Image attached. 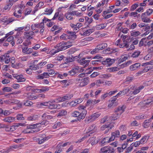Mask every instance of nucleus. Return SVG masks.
Returning <instances> with one entry per match:
<instances>
[{
	"mask_svg": "<svg viewBox=\"0 0 153 153\" xmlns=\"http://www.w3.org/2000/svg\"><path fill=\"white\" fill-rule=\"evenodd\" d=\"M44 4V3L42 1H40L38 4L35 7L34 10L33 11V13H34L39 9H40Z\"/></svg>",
	"mask_w": 153,
	"mask_h": 153,
	"instance_id": "obj_27",
	"label": "nucleus"
},
{
	"mask_svg": "<svg viewBox=\"0 0 153 153\" xmlns=\"http://www.w3.org/2000/svg\"><path fill=\"white\" fill-rule=\"evenodd\" d=\"M91 59H92L91 57L86 56L85 57L80 58L78 59V62L81 65L84 66H86L89 65Z\"/></svg>",
	"mask_w": 153,
	"mask_h": 153,
	"instance_id": "obj_6",
	"label": "nucleus"
},
{
	"mask_svg": "<svg viewBox=\"0 0 153 153\" xmlns=\"http://www.w3.org/2000/svg\"><path fill=\"white\" fill-rule=\"evenodd\" d=\"M88 142L91 143L92 146L97 143L98 142V141L96 139L95 137H93L89 139Z\"/></svg>",
	"mask_w": 153,
	"mask_h": 153,
	"instance_id": "obj_31",
	"label": "nucleus"
},
{
	"mask_svg": "<svg viewBox=\"0 0 153 153\" xmlns=\"http://www.w3.org/2000/svg\"><path fill=\"white\" fill-rule=\"evenodd\" d=\"M114 149L110 146H105L101 148L100 151V153H114Z\"/></svg>",
	"mask_w": 153,
	"mask_h": 153,
	"instance_id": "obj_9",
	"label": "nucleus"
},
{
	"mask_svg": "<svg viewBox=\"0 0 153 153\" xmlns=\"http://www.w3.org/2000/svg\"><path fill=\"white\" fill-rule=\"evenodd\" d=\"M106 26V24H102L97 25L96 27L97 29L99 30H101L105 28Z\"/></svg>",
	"mask_w": 153,
	"mask_h": 153,
	"instance_id": "obj_44",
	"label": "nucleus"
},
{
	"mask_svg": "<svg viewBox=\"0 0 153 153\" xmlns=\"http://www.w3.org/2000/svg\"><path fill=\"white\" fill-rule=\"evenodd\" d=\"M40 138H38L37 140L38 141V143L39 144H42L48 140L52 137L51 135H47L45 134H41L39 135Z\"/></svg>",
	"mask_w": 153,
	"mask_h": 153,
	"instance_id": "obj_7",
	"label": "nucleus"
},
{
	"mask_svg": "<svg viewBox=\"0 0 153 153\" xmlns=\"http://www.w3.org/2000/svg\"><path fill=\"white\" fill-rule=\"evenodd\" d=\"M86 133L87 134L89 133V134H92L93 133L96 132L97 131V127L95 124H93L91 125L88 128L85 129Z\"/></svg>",
	"mask_w": 153,
	"mask_h": 153,
	"instance_id": "obj_10",
	"label": "nucleus"
},
{
	"mask_svg": "<svg viewBox=\"0 0 153 153\" xmlns=\"http://www.w3.org/2000/svg\"><path fill=\"white\" fill-rule=\"evenodd\" d=\"M68 144L70 145V144L69 142H66L64 143H59L57 146V147L59 148L62 147H64L66 146H67Z\"/></svg>",
	"mask_w": 153,
	"mask_h": 153,
	"instance_id": "obj_45",
	"label": "nucleus"
},
{
	"mask_svg": "<svg viewBox=\"0 0 153 153\" xmlns=\"http://www.w3.org/2000/svg\"><path fill=\"white\" fill-rule=\"evenodd\" d=\"M125 108L123 105L118 107L115 111L116 113L120 115L124 111Z\"/></svg>",
	"mask_w": 153,
	"mask_h": 153,
	"instance_id": "obj_26",
	"label": "nucleus"
},
{
	"mask_svg": "<svg viewBox=\"0 0 153 153\" xmlns=\"http://www.w3.org/2000/svg\"><path fill=\"white\" fill-rule=\"evenodd\" d=\"M33 104V102L29 100H27L24 103V105L26 106H31Z\"/></svg>",
	"mask_w": 153,
	"mask_h": 153,
	"instance_id": "obj_64",
	"label": "nucleus"
},
{
	"mask_svg": "<svg viewBox=\"0 0 153 153\" xmlns=\"http://www.w3.org/2000/svg\"><path fill=\"white\" fill-rule=\"evenodd\" d=\"M25 96L27 97V98L29 100H33L37 99L38 97H40V95L35 96L32 93H27L25 94Z\"/></svg>",
	"mask_w": 153,
	"mask_h": 153,
	"instance_id": "obj_16",
	"label": "nucleus"
},
{
	"mask_svg": "<svg viewBox=\"0 0 153 153\" xmlns=\"http://www.w3.org/2000/svg\"><path fill=\"white\" fill-rule=\"evenodd\" d=\"M101 114L99 112L94 113L91 115L87 117L85 120V122L87 123L95 121L101 115Z\"/></svg>",
	"mask_w": 153,
	"mask_h": 153,
	"instance_id": "obj_5",
	"label": "nucleus"
},
{
	"mask_svg": "<svg viewBox=\"0 0 153 153\" xmlns=\"http://www.w3.org/2000/svg\"><path fill=\"white\" fill-rule=\"evenodd\" d=\"M0 59L1 62H4L6 64L10 62V56L8 53H5L1 56Z\"/></svg>",
	"mask_w": 153,
	"mask_h": 153,
	"instance_id": "obj_13",
	"label": "nucleus"
},
{
	"mask_svg": "<svg viewBox=\"0 0 153 153\" xmlns=\"http://www.w3.org/2000/svg\"><path fill=\"white\" fill-rule=\"evenodd\" d=\"M53 8H51L50 9L46 8L45 11V14L46 15H50L53 13Z\"/></svg>",
	"mask_w": 153,
	"mask_h": 153,
	"instance_id": "obj_37",
	"label": "nucleus"
},
{
	"mask_svg": "<svg viewBox=\"0 0 153 153\" xmlns=\"http://www.w3.org/2000/svg\"><path fill=\"white\" fill-rule=\"evenodd\" d=\"M120 115L118 113H117L114 114H113L111 116V119L112 120H115L117 119L119 117V116Z\"/></svg>",
	"mask_w": 153,
	"mask_h": 153,
	"instance_id": "obj_46",
	"label": "nucleus"
},
{
	"mask_svg": "<svg viewBox=\"0 0 153 153\" xmlns=\"http://www.w3.org/2000/svg\"><path fill=\"white\" fill-rule=\"evenodd\" d=\"M68 75L67 73H64L63 74H59L57 76V77L61 79H63L66 77Z\"/></svg>",
	"mask_w": 153,
	"mask_h": 153,
	"instance_id": "obj_47",
	"label": "nucleus"
},
{
	"mask_svg": "<svg viewBox=\"0 0 153 153\" xmlns=\"http://www.w3.org/2000/svg\"><path fill=\"white\" fill-rule=\"evenodd\" d=\"M147 136H144L141 139L140 142L141 144H144L146 142V140L148 139Z\"/></svg>",
	"mask_w": 153,
	"mask_h": 153,
	"instance_id": "obj_41",
	"label": "nucleus"
},
{
	"mask_svg": "<svg viewBox=\"0 0 153 153\" xmlns=\"http://www.w3.org/2000/svg\"><path fill=\"white\" fill-rule=\"evenodd\" d=\"M31 128H30L28 127L24 130L22 131V132L24 133V134L29 133H33L35 132V130H34V129H31Z\"/></svg>",
	"mask_w": 153,
	"mask_h": 153,
	"instance_id": "obj_33",
	"label": "nucleus"
},
{
	"mask_svg": "<svg viewBox=\"0 0 153 153\" xmlns=\"http://www.w3.org/2000/svg\"><path fill=\"white\" fill-rule=\"evenodd\" d=\"M70 26L71 28L73 29L74 32H77L79 31V29L76 27V25H74V24H71Z\"/></svg>",
	"mask_w": 153,
	"mask_h": 153,
	"instance_id": "obj_42",
	"label": "nucleus"
},
{
	"mask_svg": "<svg viewBox=\"0 0 153 153\" xmlns=\"http://www.w3.org/2000/svg\"><path fill=\"white\" fill-rule=\"evenodd\" d=\"M139 5L135 3L133 4L131 7L130 11H132L134 10Z\"/></svg>",
	"mask_w": 153,
	"mask_h": 153,
	"instance_id": "obj_48",
	"label": "nucleus"
},
{
	"mask_svg": "<svg viewBox=\"0 0 153 153\" xmlns=\"http://www.w3.org/2000/svg\"><path fill=\"white\" fill-rule=\"evenodd\" d=\"M107 50L109 51V52L108 53H115L117 51V49L116 48L113 49V48H108L107 49Z\"/></svg>",
	"mask_w": 153,
	"mask_h": 153,
	"instance_id": "obj_63",
	"label": "nucleus"
},
{
	"mask_svg": "<svg viewBox=\"0 0 153 153\" xmlns=\"http://www.w3.org/2000/svg\"><path fill=\"white\" fill-rule=\"evenodd\" d=\"M110 138L108 137H106L104 138L100 142V144L101 145L103 146L107 143H109L111 142L112 141L110 140Z\"/></svg>",
	"mask_w": 153,
	"mask_h": 153,
	"instance_id": "obj_18",
	"label": "nucleus"
},
{
	"mask_svg": "<svg viewBox=\"0 0 153 153\" xmlns=\"http://www.w3.org/2000/svg\"><path fill=\"white\" fill-rule=\"evenodd\" d=\"M120 132L118 130H116L115 131L112 132L110 140L112 141H114L115 138H118L120 136Z\"/></svg>",
	"mask_w": 153,
	"mask_h": 153,
	"instance_id": "obj_15",
	"label": "nucleus"
},
{
	"mask_svg": "<svg viewBox=\"0 0 153 153\" xmlns=\"http://www.w3.org/2000/svg\"><path fill=\"white\" fill-rule=\"evenodd\" d=\"M144 68H143L142 71H139L138 72V74H141L143 73L147 72L150 69H152V66L147 65L146 66H143Z\"/></svg>",
	"mask_w": 153,
	"mask_h": 153,
	"instance_id": "obj_22",
	"label": "nucleus"
},
{
	"mask_svg": "<svg viewBox=\"0 0 153 153\" xmlns=\"http://www.w3.org/2000/svg\"><path fill=\"white\" fill-rule=\"evenodd\" d=\"M86 115L85 111L81 112L76 111H74L71 113V116L73 117H77L78 121H81V120L84 119Z\"/></svg>",
	"mask_w": 153,
	"mask_h": 153,
	"instance_id": "obj_4",
	"label": "nucleus"
},
{
	"mask_svg": "<svg viewBox=\"0 0 153 153\" xmlns=\"http://www.w3.org/2000/svg\"><path fill=\"white\" fill-rule=\"evenodd\" d=\"M67 111L65 110H62L59 112L58 116H62L67 114Z\"/></svg>",
	"mask_w": 153,
	"mask_h": 153,
	"instance_id": "obj_49",
	"label": "nucleus"
},
{
	"mask_svg": "<svg viewBox=\"0 0 153 153\" xmlns=\"http://www.w3.org/2000/svg\"><path fill=\"white\" fill-rule=\"evenodd\" d=\"M51 20L48 19V18L45 17L42 19V21L39 23H36V28H44L45 25L44 23H46L47 22L50 21Z\"/></svg>",
	"mask_w": 153,
	"mask_h": 153,
	"instance_id": "obj_14",
	"label": "nucleus"
},
{
	"mask_svg": "<svg viewBox=\"0 0 153 153\" xmlns=\"http://www.w3.org/2000/svg\"><path fill=\"white\" fill-rule=\"evenodd\" d=\"M144 88V86L143 85L140 86L137 88L135 86V88L134 89V91L132 92V94L134 95H136L139 93L140 91L143 89Z\"/></svg>",
	"mask_w": 153,
	"mask_h": 153,
	"instance_id": "obj_23",
	"label": "nucleus"
},
{
	"mask_svg": "<svg viewBox=\"0 0 153 153\" xmlns=\"http://www.w3.org/2000/svg\"><path fill=\"white\" fill-rule=\"evenodd\" d=\"M128 88L129 89V93H132L133 91L134 90V89L135 88V86L133 85H131Z\"/></svg>",
	"mask_w": 153,
	"mask_h": 153,
	"instance_id": "obj_51",
	"label": "nucleus"
},
{
	"mask_svg": "<svg viewBox=\"0 0 153 153\" xmlns=\"http://www.w3.org/2000/svg\"><path fill=\"white\" fill-rule=\"evenodd\" d=\"M140 66L139 63L134 64L130 66V69L131 71H134L137 69Z\"/></svg>",
	"mask_w": 153,
	"mask_h": 153,
	"instance_id": "obj_28",
	"label": "nucleus"
},
{
	"mask_svg": "<svg viewBox=\"0 0 153 153\" xmlns=\"http://www.w3.org/2000/svg\"><path fill=\"white\" fill-rule=\"evenodd\" d=\"M147 118L145 114L143 113L139 114L138 115L135 117V119L138 120L144 119Z\"/></svg>",
	"mask_w": 153,
	"mask_h": 153,
	"instance_id": "obj_30",
	"label": "nucleus"
},
{
	"mask_svg": "<svg viewBox=\"0 0 153 153\" xmlns=\"http://www.w3.org/2000/svg\"><path fill=\"white\" fill-rule=\"evenodd\" d=\"M111 76V74H105L101 75V78L104 79H108Z\"/></svg>",
	"mask_w": 153,
	"mask_h": 153,
	"instance_id": "obj_55",
	"label": "nucleus"
},
{
	"mask_svg": "<svg viewBox=\"0 0 153 153\" xmlns=\"http://www.w3.org/2000/svg\"><path fill=\"white\" fill-rule=\"evenodd\" d=\"M107 47V44L105 43H102L97 45L96 47L98 51L101 50L105 49Z\"/></svg>",
	"mask_w": 153,
	"mask_h": 153,
	"instance_id": "obj_20",
	"label": "nucleus"
},
{
	"mask_svg": "<svg viewBox=\"0 0 153 153\" xmlns=\"http://www.w3.org/2000/svg\"><path fill=\"white\" fill-rule=\"evenodd\" d=\"M151 120L150 119H146L145 120L142 124V126L145 128H147L149 126Z\"/></svg>",
	"mask_w": 153,
	"mask_h": 153,
	"instance_id": "obj_25",
	"label": "nucleus"
},
{
	"mask_svg": "<svg viewBox=\"0 0 153 153\" xmlns=\"http://www.w3.org/2000/svg\"><path fill=\"white\" fill-rule=\"evenodd\" d=\"M59 102L57 98L54 100H51L47 102H44L41 103V105L47 106L48 108L51 109H56L57 107V105L55 104L56 102Z\"/></svg>",
	"mask_w": 153,
	"mask_h": 153,
	"instance_id": "obj_3",
	"label": "nucleus"
},
{
	"mask_svg": "<svg viewBox=\"0 0 153 153\" xmlns=\"http://www.w3.org/2000/svg\"><path fill=\"white\" fill-rule=\"evenodd\" d=\"M73 96L72 94L68 93L66 94L65 96L59 97L57 98L59 102H63L71 99Z\"/></svg>",
	"mask_w": 153,
	"mask_h": 153,
	"instance_id": "obj_11",
	"label": "nucleus"
},
{
	"mask_svg": "<svg viewBox=\"0 0 153 153\" xmlns=\"http://www.w3.org/2000/svg\"><path fill=\"white\" fill-rule=\"evenodd\" d=\"M90 135L87 134L86 135H85L82 138L80 139L78 141L76 142V143H80L82 142L84 140V139L90 136Z\"/></svg>",
	"mask_w": 153,
	"mask_h": 153,
	"instance_id": "obj_53",
	"label": "nucleus"
},
{
	"mask_svg": "<svg viewBox=\"0 0 153 153\" xmlns=\"http://www.w3.org/2000/svg\"><path fill=\"white\" fill-rule=\"evenodd\" d=\"M153 12V10L152 8H149L147 10L146 13V14L147 16H150L152 14Z\"/></svg>",
	"mask_w": 153,
	"mask_h": 153,
	"instance_id": "obj_60",
	"label": "nucleus"
},
{
	"mask_svg": "<svg viewBox=\"0 0 153 153\" xmlns=\"http://www.w3.org/2000/svg\"><path fill=\"white\" fill-rule=\"evenodd\" d=\"M39 116V115L34 114L28 116L27 120L29 121H35L38 119Z\"/></svg>",
	"mask_w": 153,
	"mask_h": 153,
	"instance_id": "obj_21",
	"label": "nucleus"
},
{
	"mask_svg": "<svg viewBox=\"0 0 153 153\" xmlns=\"http://www.w3.org/2000/svg\"><path fill=\"white\" fill-rule=\"evenodd\" d=\"M72 45L71 43L62 42L57 44L55 46V48L56 49H53L51 50V51L52 54L54 55L60 51L65 50L71 47Z\"/></svg>",
	"mask_w": 153,
	"mask_h": 153,
	"instance_id": "obj_1",
	"label": "nucleus"
},
{
	"mask_svg": "<svg viewBox=\"0 0 153 153\" xmlns=\"http://www.w3.org/2000/svg\"><path fill=\"white\" fill-rule=\"evenodd\" d=\"M140 33L139 31H132L131 32V36H136L140 34Z\"/></svg>",
	"mask_w": 153,
	"mask_h": 153,
	"instance_id": "obj_50",
	"label": "nucleus"
},
{
	"mask_svg": "<svg viewBox=\"0 0 153 153\" xmlns=\"http://www.w3.org/2000/svg\"><path fill=\"white\" fill-rule=\"evenodd\" d=\"M114 62V59L110 58H107L105 60L101 61V62L102 63V64L105 65L107 67H109L111 66Z\"/></svg>",
	"mask_w": 153,
	"mask_h": 153,
	"instance_id": "obj_12",
	"label": "nucleus"
},
{
	"mask_svg": "<svg viewBox=\"0 0 153 153\" xmlns=\"http://www.w3.org/2000/svg\"><path fill=\"white\" fill-rule=\"evenodd\" d=\"M15 12L13 14L14 16L17 18H18L19 14V8L18 7H16L15 8Z\"/></svg>",
	"mask_w": 153,
	"mask_h": 153,
	"instance_id": "obj_38",
	"label": "nucleus"
},
{
	"mask_svg": "<svg viewBox=\"0 0 153 153\" xmlns=\"http://www.w3.org/2000/svg\"><path fill=\"white\" fill-rule=\"evenodd\" d=\"M130 40L127 36H124L123 37L122 41L121 39H119L116 42L115 44L121 48L125 47L128 48L129 47L128 43Z\"/></svg>",
	"mask_w": 153,
	"mask_h": 153,
	"instance_id": "obj_2",
	"label": "nucleus"
},
{
	"mask_svg": "<svg viewBox=\"0 0 153 153\" xmlns=\"http://www.w3.org/2000/svg\"><path fill=\"white\" fill-rule=\"evenodd\" d=\"M149 65H153V59L151 60L150 62L142 63L141 65L142 66H146Z\"/></svg>",
	"mask_w": 153,
	"mask_h": 153,
	"instance_id": "obj_57",
	"label": "nucleus"
},
{
	"mask_svg": "<svg viewBox=\"0 0 153 153\" xmlns=\"http://www.w3.org/2000/svg\"><path fill=\"white\" fill-rule=\"evenodd\" d=\"M27 90L30 91L31 92H44L42 91V88L41 89H35L33 88V86H29L27 88Z\"/></svg>",
	"mask_w": 153,
	"mask_h": 153,
	"instance_id": "obj_19",
	"label": "nucleus"
},
{
	"mask_svg": "<svg viewBox=\"0 0 153 153\" xmlns=\"http://www.w3.org/2000/svg\"><path fill=\"white\" fill-rule=\"evenodd\" d=\"M30 68H31L33 70L35 71L37 70L40 68L38 64L37 65L32 64L30 66Z\"/></svg>",
	"mask_w": 153,
	"mask_h": 153,
	"instance_id": "obj_43",
	"label": "nucleus"
},
{
	"mask_svg": "<svg viewBox=\"0 0 153 153\" xmlns=\"http://www.w3.org/2000/svg\"><path fill=\"white\" fill-rule=\"evenodd\" d=\"M32 11V10L30 8H27L25 9V16L27 15L30 14Z\"/></svg>",
	"mask_w": 153,
	"mask_h": 153,
	"instance_id": "obj_62",
	"label": "nucleus"
},
{
	"mask_svg": "<svg viewBox=\"0 0 153 153\" xmlns=\"http://www.w3.org/2000/svg\"><path fill=\"white\" fill-rule=\"evenodd\" d=\"M40 127V124H38V123H36L35 124L31 125L30 126V128H32V129H34L35 130V132H37L39 131V129L38 128H36L39 127Z\"/></svg>",
	"mask_w": 153,
	"mask_h": 153,
	"instance_id": "obj_29",
	"label": "nucleus"
},
{
	"mask_svg": "<svg viewBox=\"0 0 153 153\" xmlns=\"http://www.w3.org/2000/svg\"><path fill=\"white\" fill-rule=\"evenodd\" d=\"M119 69V68L117 67H111L108 68L109 71L111 72L118 71Z\"/></svg>",
	"mask_w": 153,
	"mask_h": 153,
	"instance_id": "obj_39",
	"label": "nucleus"
},
{
	"mask_svg": "<svg viewBox=\"0 0 153 153\" xmlns=\"http://www.w3.org/2000/svg\"><path fill=\"white\" fill-rule=\"evenodd\" d=\"M64 16L68 20H71L73 19L71 14L69 12H68L65 13Z\"/></svg>",
	"mask_w": 153,
	"mask_h": 153,
	"instance_id": "obj_34",
	"label": "nucleus"
},
{
	"mask_svg": "<svg viewBox=\"0 0 153 153\" xmlns=\"http://www.w3.org/2000/svg\"><path fill=\"white\" fill-rule=\"evenodd\" d=\"M76 81L80 87H83L87 85L89 83V78L88 77H86L83 78H77Z\"/></svg>",
	"mask_w": 153,
	"mask_h": 153,
	"instance_id": "obj_8",
	"label": "nucleus"
},
{
	"mask_svg": "<svg viewBox=\"0 0 153 153\" xmlns=\"http://www.w3.org/2000/svg\"><path fill=\"white\" fill-rule=\"evenodd\" d=\"M128 58L126 56H122L121 58L118 60V64H120L127 59Z\"/></svg>",
	"mask_w": 153,
	"mask_h": 153,
	"instance_id": "obj_40",
	"label": "nucleus"
},
{
	"mask_svg": "<svg viewBox=\"0 0 153 153\" xmlns=\"http://www.w3.org/2000/svg\"><path fill=\"white\" fill-rule=\"evenodd\" d=\"M42 119L45 120H50L53 118V117L51 115H48L47 113H44L42 116Z\"/></svg>",
	"mask_w": 153,
	"mask_h": 153,
	"instance_id": "obj_35",
	"label": "nucleus"
},
{
	"mask_svg": "<svg viewBox=\"0 0 153 153\" xmlns=\"http://www.w3.org/2000/svg\"><path fill=\"white\" fill-rule=\"evenodd\" d=\"M19 126V124L11 126L10 128V130L11 131H13L18 128Z\"/></svg>",
	"mask_w": 153,
	"mask_h": 153,
	"instance_id": "obj_58",
	"label": "nucleus"
},
{
	"mask_svg": "<svg viewBox=\"0 0 153 153\" xmlns=\"http://www.w3.org/2000/svg\"><path fill=\"white\" fill-rule=\"evenodd\" d=\"M61 125V123L59 122H57L54 125L52 128L53 129H56L59 128Z\"/></svg>",
	"mask_w": 153,
	"mask_h": 153,
	"instance_id": "obj_56",
	"label": "nucleus"
},
{
	"mask_svg": "<svg viewBox=\"0 0 153 153\" xmlns=\"http://www.w3.org/2000/svg\"><path fill=\"white\" fill-rule=\"evenodd\" d=\"M138 105L140 108H144L147 107V105L144 101L140 102L138 104Z\"/></svg>",
	"mask_w": 153,
	"mask_h": 153,
	"instance_id": "obj_54",
	"label": "nucleus"
},
{
	"mask_svg": "<svg viewBox=\"0 0 153 153\" xmlns=\"http://www.w3.org/2000/svg\"><path fill=\"white\" fill-rule=\"evenodd\" d=\"M94 29H88L84 32L83 35L86 36H89L90 34L94 32Z\"/></svg>",
	"mask_w": 153,
	"mask_h": 153,
	"instance_id": "obj_36",
	"label": "nucleus"
},
{
	"mask_svg": "<svg viewBox=\"0 0 153 153\" xmlns=\"http://www.w3.org/2000/svg\"><path fill=\"white\" fill-rule=\"evenodd\" d=\"M146 14V13H143L141 16V18L143 22L146 23H149L152 20Z\"/></svg>",
	"mask_w": 153,
	"mask_h": 153,
	"instance_id": "obj_17",
	"label": "nucleus"
},
{
	"mask_svg": "<svg viewBox=\"0 0 153 153\" xmlns=\"http://www.w3.org/2000/svg\"><path fill=\"white\" fill-rule=\"evenodd\" d=\"M15 120V118L12 117H9L4 119L3 120L6 122L11 123L14 121Z\"/></svg>",
	"mask_w": 153,
	"mask_h": 153,
	"instance_id": "obj_32",
	"label": "nucleus"
},
{
	"mask_svg": "<svg viewBox=\"0 0 153 153\" xmlns=\"http://www.w3.org/2000/svg\"><path fill=\"white\" fill-rule=\"evenodd\" d=\"M140 52L139 51H135L131 55V57L133 58H136L140 54Z\"/></svg>",
	"mask_w": 153,
	"mask_h": 153,
	"instance_id": "obj_52",
	"label": "nucleus"
},
{
	"mask_svg": "<svg viewBox=\"0 0 153 153\" xmlns=\"http://www.w3.org/2000/svg\"><path fill=\"white\" fill-rule=\"evenodd\" d=\"M133 145L131 144L129 147L126 149V152L127 153L130 152L133 149Z\"/></svg>",
	"mask_w": 153,
	"mask_h": 153,
	"instance_id": "obj_61",
	"label": "nucleus"
},
{
	"mask_svg": "<svg viewBox=\"0 0 153 153\" xmlns=\"http://www.w3.org/2000/svg\"><path fill=\"white\" fill-rule=\"evenodd\" d=\"M86 107L84 105H80L78 107L80 111V112H81V111H85L87 114V111L86 109Z\"/></svg>",
	"mask_w": 153,
	"mask_h": 153,
	"instance_id": "obj_59",
	"label": "nucleus"
},
{
	"mask_svg": "<svg viewBox=\"0 0 153 153\" xmlns=\"http://www.w3.org/2000/svg\"><path fill=\"white\" fill-rule=\"evenodd\" d=\"M114 126L113 124L111 123H109L108 124H105L102 126L101 128L100 129L102 131H103L105 129V128H108L109 129H111Z\"/></svg>",
	"mask_w": 153,
	"mask_h": 153,
	"instance_id": "obj_24",
	"label": "nucleus"
}]
</instances>
